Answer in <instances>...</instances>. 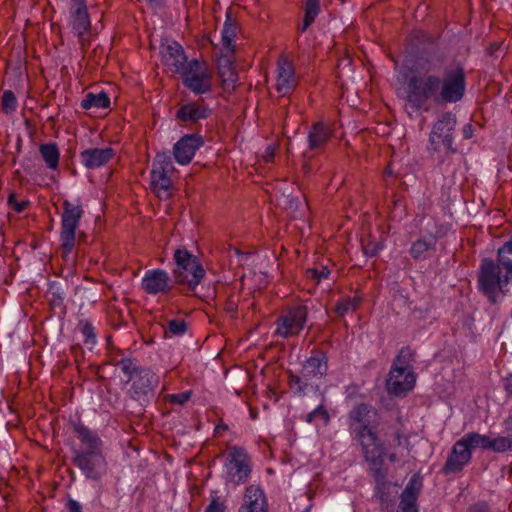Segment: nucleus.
Listing matches in <instances>:
<instances>
[{
	"label": "nucleus",
	"instance_id": "69168bd1",
	"mask_svg": "<svg viewBox=\"0 0 512 512\" xmlns=\"http://www.w3.org/2000/svg\"><path fill=\"white\" fill-rule=\"evenodd\" d=\"M511 317H512V310H511Z\"/></svg>",
	"mask_w": 512,
	"mask_h": 512
},
{
	"label": "nucleus",
	"instance_id": "393cba45",
	"mask_svg": "<svg viewBox=\"0 0 512 512\" xmlns=\"http://www.w3.org/2000/svg\"><path fill=\"white\" fill-rule=\"evenodd\" d=\"M331 138V131L322 122L315 123L308 134L309 148L312 150L322 148Z\"/></svg>",
	"mask_w": 512,
	"mask_h": 512
},
{
	"label": "nucleus",
	"instance_id": "9d476101",
	"mask_svg": "<svg viewBox=\"0 0 512 512\" xmlns=\"http://www.w3.org/2000/svg\"><path fill=\"white\" fill-rule=\"evenodd\" d=\"M157 383V376L151 370L146 368L139 370L133 377L129 390L131 398L144 406L154 397Z\"/></svg>",
	"mask_w": 512,
	"mask_h": 512
},
{
	"label": "nucleus",
	"instance_id": "bb28decb",
	"mask_svg": "<svg viewBox=\"0 0 512 512\" xmlns=\"http://www.w3.org/2000/svg\"><path fill=\"white\" fill-rule=\"evenodd\" d=\"M40 154L50 169H57L59 163L60 152L56 144H41L39 147Z\"/></svg>",
	"mask_w": 512,
	"mask_h": 512
},
{
	"label": "nucleus",
	"instance_id": "a19ab883",
	"mask_svg": "<svg viewBox=\"0 0 512 512\" xmlns=\"http://www.w3.org/2000/svg\"><path fill=\"white\" fill-rule=\"evenodd\" d=\"M1 107L2 111L6 114L12 113L16 110L17 99L11 90H6L3 92Z\"/></svg>",
	"mask_w": 512,
	"mask_h": 512
},
{
	"label": "nucleus",
	"instance_id": "39448f33",
	"mask_svg": "<svg viewBox=\"0 0 512 512\" xmlns=\"http://www.w3.org/2000/svg\"><path fill=\"white\" fill-rule=\"evenodd\" d=\"M83 210L80 204H74L69 200L63 201V213L61 216L62 256L67 258L75 245V232L82 217Z\"/></svg>",
	"mask_w": 512,
	"mask_h": 512
},
{
	"label": "nucleus",
	"instance_id": "680f3d73",
	"mask_svg": "<svg viewBox=\"0 0 512 512\" xmlns=\"http://www.w3.org/2000/svg\"><path fill=\"white\" fill-rule=\"evenodd\" d=\"M227 310L230 311V312H235L236 311V308L234 307V304L232 302H230L228 304Z\"/></svg>",
	"mask_w": 512,
	"mask_h": 512
},
{
	"label": "nucleus",
	"instance_id": "a18cd8bd",
	"mask_svg": "<svg viewBox=\"0 0 512 512\" xmlns=\"http://www.w3.org/2000/svg\"><path fill=\"white\" fill-rule=\"evenodd\" d=\"M82 333L86 337L85 342H95L96 335L94 333V327L89 322L82 323Z\"/></svg>",
	"mask_w": 512,
	"mask_h": 512
},
{
	"label": "nucleus",
	"instance_id": "de8ad7c7",
	"mask_svg": "<svg viewBox=\"0 0 512 512\" xmlns=\"http://www.w3.org/2000/svg\"><path fill=\"white\" fill-rule=\"evenodd\" d=\"M168 397H169V401L171 403L182 405L185 402H187V400L190 397V393L185 392V393L172 394V395H169Z\"/></svg>",
	"mask_w": 512,
	"mask_h": 512
},
{
	"label": "nucleus",
	"instance_id": "f8f14e48",
	"mask_svg": "<svg viewBox=\"0 0 512 512\" xmlns=\"http://www.w3.org/2000/svg\"><path fill=\"white\" fill-rule=\"evenodd\" d=\"M416 376L413 371H404L391 367L386 380V389L390 395L401 397L411 391L415 385Z\"/></svg>",
	"mask_w": 512,
	"mask_h": 512
},
{
	"label": "nucleus",
	"instance_id": "37998d69",
	"mask_svg": "<svg viewBox=\"0 0 512 512\" xmlns=\"http://www.w3.org/2000/svg\"><path fill=\"white\" fill-rule=\"evenodd\" d=\"M306 273L308 278L320 281L321 279H326L330 271L326 267H322L320 270L317 268L308 269Z\"/></svg>",
	"mask_w": 512,
	"mask_h": 512
},
{
	"label": "nucleus",
	"instance_id": "7c9ffc66",
	"mask_svg": "<svg viewBox=\"0 0 512 512\" xmlns=\"http://www.w3.org/2000/svg\"><path fill=\"white\" fill-rule=\"evenodd\" d=\"M376 497L379 499L382 510H389L393 506L390 483H378L375 487Z\"/></svg>",
	"mask_w": 512,
	"mask_h": 512
},
{
	"label": "nucleus",
	"instance_id": "6e6552de",
	"mask_svg": "<svg viewBox=\"0 0 512 512\" xmlns=\"http://www.w3.org/2000/svg\"><path fill=\"white\" fill-rule=\"evenodd\" d=\"M182 84L195 94H205L212 89V78L206 66L198 60L188 62L180 73Z\"/></svg>",
	"mask_w": 512,
	"mask_h": 512
},
{
	"label": "nucleus",
	"instance_id": "412c9836",
	"mask_svg": "<svg viewBox=\"0 0 512 512\" xmlns=\"http://www.w3.org/2000/svg\"><path fill=\"white\" fill-rule=\"evenodd\" d=\"M162 56L168 66L175 68V72L181 73L187 66V58L181 45L176 42L167 45L162 50Z\"/></svg>",
	"mask_w": 512,
	"mask_h": 512
},
{
	"label": "nucleus",
	"instance_id": "20e7f679",
	"mask_svg": "<svg viewBox=\"0 0 512 512\" xmlns=\"http://www.w3.org/2000/svg\"><path fill=\"white\" fill-rule=\"evenodd\" d=\"M176 267L173 277L178 284H185L189 290H194L205 276V270L199 259L186 249H177L174 252Z\"/></svg>",
	"mask_w": 512,
	"mask_h": 512
},
{
	"label": "nucleus",
	"instance_id": "473e14b6",
	"mask_svg": "<svg viewBox=\"0 0 512 512\" xmlns=\"http://www.w3.org/2000/svg\"><path fill=\"white\" fill-rule=\"evenodd\" d=\"M414 353L409 347H403L393 361L392 367H397L404 371H412L411 362L413 361Z\"/></svg>",
	"mask_w": 512,
	"mask_h": 512
},
{
	"label": "nucleus",
	"instance_id": "e2e57ef3",
	"mask_svg": "<svg viewBox=\"0 0 512 512\" xmlns=\"http://www.w3.org/2000/svg\"><path fill=\"white\" fill-rule=\"evenodd\" d=\"M219 429H223V430H225V429H227V426H226L225 424H220V425H218V426L216 427V431H218Z\"/></svg>",
	"mask_w": 512,
	"mask_h": 512
},
{
	"label": "nucleus",
	"instance_id": "4468645a",
	"mask_svg": "<svg viewBox=\"0 0 512 512\" xmlns=\"http://www.w3.org/2000/svg\"><path fill=\"white\" fill-rule=\"evenodd\" d=\"M203 145L202 137L196 134H188L177 141L173 147V155L175 160L186 165L191 162L195 152Z\"/></svg>",
	"mask_w": 512,
	"mask_h": 512
},
{
	"label": "nucleus",
	"instance_id": "9b49d317",
	"mask_svg": "<svg viewBox=\"0 0 512 512\" xmlns=\"http://www.w3.org/2000/svg\"><path fill=\"white\" fill-rule=\"evenodd\" d=\"M73 463L88 478L97 479L104 468L105 459L102 451H74Z\"/></svg>",
	"mask_w": 512,
	"mask_h": 512
},
{
	"label": "nucleus",
	"instance_id": "b1692460",
	"mask_svg": "<svg viewBox=\"0 0 512 512\" xmlns=\"http://www.w3.org/2000/svg\"><path fill=\"white\" fill-rule=\"evenodd\" d=\"M171 174L172 173L169 172H163V170L160 171L152 169L150 177V186L152 188V191L159 198L169 197V190L172 184V181L170 179Z\"/></svg>",
	"mask_w": 512,
	"mask_h": 512
},
{
	"label": "nucleus",
	"instance_id": "8fccbe9b",
	"mask_svg": "<svg viewBox=\"0 0 512 512\" xmlns=\"http://www.w3.org/2000/svg\"><path fill=\"white\" fill-rule=\"evenodd\" d=\"M314 412L316 413V418H321L323 420L324 425H327L330 421V416L328 411L324 408L323 405H319L317 408L314 409Z\"/></svg>",
	"mask_w": 512,
	"mask_h": 512
},
{
	"label": "nucleus",
	"instance_id": "0e129e2a",
	"mask_svg": "<svg viewBox=\"0 0 512 512\" xmlns=\"http://www.w3.org/2000/svg\"><path fill=\"white\" fill-rule=\"evenodd\" d=\"M395 459H396V457H395V455H394V454L390 455V460H391V461H395Z\"/></svg>",
	"mask_w": 512,
	"mask_h": 512
},
{
	"label": "nucleus",
	"instance_id": "72a5a7b5",
	"mask_svg": "<svg viewBox=\"0 0 512 512\" xmlns=\"http://www.w3.org/2000/svg\"><path fill=\"white\" fill-rule=\"evenodd\" d=\"M236 31V24L232 21L230 14H227V18L222 29V43L226 49L232 48V41L236 36Z\"/></svg>",
	"mask_w": 512,
	"mask_h": 512
},
{
	"label": "nucleus",
	"instance_id": "2f4dec72",
	"mask_svg": "<svg viewBox=\"0 0 512 512\" xmlns=\"http://www.w3.org/2000/svg\"><path fill=\"white\" fill-rule=\"evenodd\" d=\"M320 12L319 0H307L305 5V15L303 19V25L300 29L304 32L315 20L316 16Z\"/></svg>",
	"mask_w": 512,
	"mask_h": 512
},
{
	"label": "nucleus",
	"instance_id": "1a4fd4ad",
	"mask_svg": "<svg viewBox=\"0 0 512 512\" xmlns=\"http://www.w3.org/2000/svg\"><path fill=\"white\" fill-rule=\"evenodd\" d=\"M308 309L305 305L290 307L276 321V335L287 339L296 336L303 330L307 321Z\"/></svg>",
	"mask_w": 512,
	"mask_h": 512
},
{
	"label": "nucleus",
	"instance_id": "c03bdc74",
	"mask_svg": "<svg viewBox=\"0 0 512 512\" xmlns=\"http://www.w3.org/2000/svg\"><path fill=\"white\" fill-rule=\"evenodd\" d=\"M219 74L223 78L224 83L225 82L234 83L237 78L236 73L234 72L230 63L225 67V70H220Z\"/></svg>",
	"mask_w": 512,
	"mask_h": 512
},
{
	"label": "nucleus",
	"instance_id": "a211bd4d",
	"mask_svg": "<svg viewBox=\"0 0 512 512\" xmlns=\"http://www.w3.org/2000/svg\"><path fill=\"white\" fill-rule=\"evenodd\" d=\"M73 433L79 439L81 445L75 451H102V440L95 431H92L82 423H73Z\"/></svg>",
	"mask_w": 512,
	"mask_h": 512
},
{
	"label": "nucleus",
	"instance_id": "c756f323",
	"mask_svg": "<svg viewBox=\"0 0 512 512\" xmlns=\"http://www.w3.org/2000/svg\"><path fill=\"white\" fill-rule=\"evenodd\" d=\"M497 262V265L505 269V273L512 278V241L506 242L499 248Z\"/></svg>",
	"mask_w": 512,
	"mask_h": 512
},
{
	"label": "nucleus",
	"instance_id": "f03ea898",
	"mask_svg": "<svg viewBox=\"0 0 512 512\" xmlns=\"http://www.w3.org/2000/svg\"><path fill=\"white\" fill-rule=\"evenodd\" d=\"M377 411L366 403L355 405L348 413V427L353 439L356 440L364 454L365 460L374 465V477L376 485L387 483L385 473L381 469L383 463L384 449L380 438L377 435L378 422L376 421Z\"/></svg>",
	"mask_w": 512,
	"mask_h": 512
},
{
	"label": "nucleus",
	"instance_id": "423d86ee",
	"mask_svg": "<svg viewBox=\"0 0 512 512\" xmlns=\"http://www.w3.org/2000/svg\"><path fill=\"white\" fill-rule=\"evenodd\" d=\"M501 267L493 260H482L479 272V287L492 303H496L497 291L509 283L511 277L505 273L501 275Z\"/></svg>",
	"mask_w": 512,
	"mask_h": 512
},
{
	"label": "nucleus",
	"instance_id": "e433bc0d",
	"mask_svg": "<svg viewBox=\"0 0 512 512\" xmlns=\"http://www.w3.org/2000/svg\"><path fill=\"white\" fill-rule=\"evenodd\" d=\"M489 450H492L497 453L512 451V438L505 436L491 438Z\"/></svg>",
	"mask_w": 512,
	"mask_h": 512
},
{
	"label": "nucleus",
	"instance_id": "a878e982",
	"mask_svg": "<svg viewBox=\"0 0 512 512\" xmlns=\"http://www.w3.org/2000/svg\"><path fill=\"white\" fill-rule=\"evenodd\" d=\"M110 106V98L105 92L87 93L81 101V107L89 110L91 108H108Z\"/></svg>",
	"mask_w": 512,
	"mask_h": 512
},
{
	"label": "nucleus",
	"instance_id": "7ed1b4c3",
	"mask_svg": "<svg viewBox=\"0 0 512 512\" xmlns=\"http://www.w3.org/2000/svg\"><path fill=\"white\" fill-rule=\"evenodd\" d=\"M490 437L478 432L465 434L461 439L455 442L444 466L443 473L451 474L460 472L472 458V449L482 448L489 450Z\"/></svg>",
	"mask_w": 512,
	"mask_h": 512
},
{
	"label": "nucleus",
	"instance_id": "3c124183",
	"mask_svg": "<svg viewBox=\"0 0 512 512\" xmlns=\"http://www.w3.org/2000/svg\"><path fill=\"white\" fill-rule=\"evenodd\" d=\"M502 51V43H498V42H493L491 43L487 49H486V52L489 56L491 57H499V52Z\"/></svg>",
	"mask_w": 512,
	"mask_h": 512
},
{
	"label": "nucleus",
	"instance_id": "6e6d98bb",
	"mask_svg": "<svg viewBox=\"0 0 512 512\" xmlns=\"http://www.w3.org/2000/svg\"><path fill=\"white\" fill-rule=\"evenodd\" d=\"M462 134L465 139H470L473 136V126L472 124H466L462 129Z\"/></svg>",
	"mask_w": 512,
	"mask_h": 512
},
{
	"label": "nucleus",
	"instance_id": "ddd939ff",
	"mask_svg": "<svg viewBox=\"0 0 512 512\" xmlns=\"http://www.w3.org/2000/svg\"><path fill=\"white\" fill-rule=\"evenodd\" d=\"M69 14L71 26L81 42L84 41V33L91 27V21L87 8V0H69Z\"/></svg>",
	"mask_w": 512,
	"mask_h": 512
},
{
	"label": "nucleus",
	"instance_id": "09e8293b",
	"mask_svg": "<svg viewBox=\"0 0 512 512\" xmlns=\"http://www.w3.org/2000/svg\"><path fill=\"white\" fill-rule=\"evenodd\" d=\"M225 505L218 501L217 498H213L210 504L207 506L205 512H224Z\"/></svg>",
	"mask_w": 512,
	"mask_h": 512
},
{
	"label": "nucleus",
	"instance_id": "f3484780",
	"mask_svg": "<svg viewBox=\"0 0 512 512\" xmlns=\"http://www.w3.org/2000/svg\"><path fill=\"white\" fill-rule=\"evenodd\" d=\"M210 115L211 109L205 105L204 100H198L180 106L176 112V119L180 122L196 123Z\"/></svg>",
	"mask_w": 512,
	"mask_h": 512
},
{
	"label": "nucleus",
	"instance_id": "c85d7f7f",
	"mask_svg": "<svg viewBox=\"0 0 512 512\" xmlns=\"http://www.w3.org/2000/svg\"><path fill=\"white\" fill-rule=\"evenodd\" d=\"M422 488V478L419 474H414L406 487L404 488L400 498L405 501H415L417 502L420 490Z\"/></svg>",
	"mask_w": 512,
	"mask_h": 512
},
{
	"label": "nucleus",
	"instance_id": "5fc2aeb1",
	"mask_svg": "<svg viewBox=\"0 0 512 512\" xmlns=\"http://www.w3.org/2000/svg\"><path fill=\"white\" fill-rule=\"evenodd\" d=\"M275 156V148L272 145H269L264 152L263 158L265 162H271Z\"/></svg>",
	"mask_w": 512,
	"mask_h": 512
},
{
	"label": "nucleus",
	"instance_id": "4d7b16f0",
	"mask_svg": "<svg viewBox=\"0 0 512 512\" xmlns=\"http://www.w3.org/2000/svg\"><path fill=\"white\" fill-rule=\"evenodd\" d=\"M28 204H29V203H28L27 201H23V202H20V203H19V202H16V203L13 205V209H14L16 212L20 213V212H23V211L27 208Z\"/></svg>",
	"mask_w": 512,
	"mask_h": 512
},
{
	"label": "nucleus",
	"instance_id": "aec40b11",
	"mask_svg": "<svg viewBox=\"0 0 512 512\" xmlns=\"http://www.w3.org/2000/svg\"><path fill=\"white\" fill-rule=\"evenodd\" d=\"M113 156L114 150L110 147L90 148L80 153L81 162L88 169H96L105 165Z\"/></svg>",
	"mask_w": 512,
	"mask_h": 512
},
{
	"label": "nucleus",
	"instance_id": "f257e3e1",
	"mask_svg": "<svg viewBox=\"0 0 512 512\" xmlns=\"http://www.w3.org/2000/svg\"><path fill=\"white\" fill-rule=\"evenodd\" d=\"M466 92V72L460 62L447 64L444 54L421 58L407 82V102L415 110L425 109L429 101L437 105L460 102Z\"/></svg>",
	"mask_w": 512,
	"mask_h": 512
},
{
	"label": "nucleus",
	"instance_id": "13d9d810",
	"mask_svg": "<svg viewBox=\"0 0 512 512\" xmlns=\"http://www.w3.org/2000/svg\"><path fill=\"white\" fill-rule=\"evenodd\" d=\"M316 418V413L314 412V410L310 413L307 414L306 416V421L308 423H311L314 419Z\"/></svg>",
	"mask_w": 512,
	"mask_h": 512
},
{
	"label": "nucleus",
	"instance_id": "0eeeda50",
	"mask_svg": "<svg viewBox=\"0 0 512 512\" xmlns=\"http://www.w3.org/2000/svg\"><path fill=\"white\" fill-rule=\"evenodd\" d=\"M456 126V115L452 112H445L434 124L429 136V142L434 151H439L441 145L447 153H455L453 144V131Z\"/></svg>",
	"mask_w": 512,
	"mask_h": 512
},
{
	"label": "nucleus",
	"instance_id": "49530a36",
	"mask_svg": "<svg viewBox=\"0 0 512 512\" xmlns=\"http://www.w3.org/2000/svg\"><path fill=\"white\" fill-rule=\"evenodd\" d=\"M400 512H418V507L415 501H405L400 499L399 505Z\"/></svg>",
	"mask_w": 512,
	"mask_h": 512
},
{
	"label": "nucleus",
	"instance_id": "c9c22d12",
	"mask_svg": "<svg viewBox=\"0 0 512 512\" xmlns=\"http://www.w3.org/2000/svg\"><path fill=\"white\" fill-rule=\"evenodd\" d=\"M309 379H305L303 375L300 373V375H295L293 373L289 374V387L290 389L299 395H304L306 392V389L308 388Z\"/></svg>",
	"mask_w": 512,
	"mask_h": 512
},
{
	"label": "nucleus",
	"instance_id": "dca6fc26",
	"mask_svg": "<svg viewBox=\"0 0 512 512\" xmlns=\"http://www.w3.org/2000/svg\"><path fill=\"white\" fill-rule=\"evenodd\" d=\"M328 359L326 354L320 350H314L311 356L305 361L301 374L305 379L322 378L327 374Z\"/></svg>",
	"mask_w": 512,
	"mask_h": 512
},
{
	"label": "nucleus",
	"instance_id": "5701e85b",
	"mask_svg": "<svg viewBox=\"0 0 512 512\" xmlns=\"http://www.w3.org/2000/svg\"><path fill=\"white\" fill-rule=\"evenodd\" d=\"M230 463L235 469V476L238 477V482L244 481L249 476L251 469L248 464V455L241 447H233L230 453Z\"/></svg>",
	"mask_w": 512,
	"mask_h": 512
},
{
	"label": "nucleus",
	"instance_id": "bf43d9fd",
	"mask_svg": "<svg viewBox=\"0 0 512 512\" xmlns=\"http://www.w3.org/2000/svg\"><path fill=\"white\" fill-rule=\"evenodd\" d=\"M16 195L14 193L8 196V203L13 206L16 203Z\"/></svg>",
	"mask_w": 512,
	"mask_h": 512
},
{
	"label": "nucleus",
	"instance_id": "4c0bfd02",
	"mask_svg": "<svg viewBox=\"0 0 512 512\" xmlns=\"http://www.w3.org/2000/svg\"><path fill=\"white\" fill-rule=\"evenodd\" d=\"M115 365L120 366L123 373L128 377V380L132 381L133 377L138 374L139 370L143 368H139L136 365L135 360L131 358H123L119 361L115 362Z\"/></svg>",
	"mask_w": 512,
	"mask_h": 512
},
{
	"label": "nucleus",
	"instance_id": "603ef678",
	"mask_svg": "<svg viewBox=\"0 0 512 512\" xmlns=\"http://www.w3.org/2000/svg\"><path fill=\"white\" fill-rule=\"evenodd\" d=\"M466 512H490L489 506L485 502H478L471 505Z\"/></svg>",
	"mask_w": 512,
	"mask_h": 512
},
{
	"label": "nucleus",
	"instance_id": "6ab92c4d",
	"mask_svg": "<svg viewBox=\"0 0 512 512\" xmlns=\"http://www.w3.org/2000/svg\"><path fill=\"white\" fill-rule=\"evenodd\" d=\"M278 79L276 89L281 96L287 95L295 86L294 67L285 57H280L277 63Z\"/></svg>",
	"mask_w": 512,
	"mask_h": 512
},
{
	"label": "nucleus",
	"instance_id": "58836bf2",
	"mask_svg": "<svg viewBox=\"0 0 512 512\" xmlns=\"http://www.w3.org/2000/svg\"><path fill=\"white\" fill-rule=\"evenodd\" d=\"M152 169L160 170V171L163 170V172L165 171V172L173 173L174 167H173L171 157L169 156V154H167L165 152L157 153L155 160L153 162Z\"/></svg>",
	"mask_w": 512,
	"mask_h": 512
},
{
	"label": "nucleus",
	"instance_id": "864d4df0",
	"mask_svg": "<svg viewBox=\"0 0 512 512\" xmlns=\"http://www.w3.org/2000/svg\"><path fill=\"white\" fill-rule=\"evenodd\" d=\"M69 512H83L80 503L74 499H69L67 502Z\"/></svg>",
	"mask_w": 512,
	"mask_h": 512
},
{
	"label": "nucleus",
	"instance_id": "f704fd0d",
	"mask_svg": "<svg viewBox=\"0 0 512 512\" xmlns=\"http://www.w3.org/2000/svg\"><path fill=\"white\" fill-rule=\"evenodd\" d=\"M360 304V298L359 297H353V298H344L341 301H339L334 309L335 314L337 317L341 318L349 311H354L358 308Z\"/></svg>",
	"mask_w": 512,
	"mask_h": 512
},
{
	"label": "nucleus",
	"instance_id": "ea45409f",
	"mask_svg": "<svg viewBox=\"0 0 512 512\" xmlns=\"http://www.w3.org/2000/svg\"><path fill=\"white\" fill-rule=\"evenodd\" d=\"M382 248V243L375 240L370 235L362 240V249L366 256L374 257Z\"/></svg>",
	"mask_w": 512,
	"mask_h": 512
},
{
	"label": "nucleus",
	"instance_id": "79ce46f5",
	"mask_svg": "<svg viewBox=\"0 0 512 512\" xmlns=\"http://www.w3.org/2000/svg\"><path fill=\"white\" fill-rule=\"evenodd\" d=\"M165 328V334L171 335H182L187 330V325L184 320L173 319L167 322Z\"/></svg>",
	"mask_w": 512,
	"mask_h": 512
},
{
	"label": "nucleus",
	"instance_id": "4be33fe9",
	"mask_svg": "<svg viewBox=\"0 0 512 512\" xmlns=\"http://www.w3.org/2000/svg\"><path fill=\"white\" fill-rule=\"evenodd\" d=\"M244 507L248 512H267L265 495L258 486L251 485L244 494Z\"/></svg>",
	"mask_w": 512,
	"mask_h": 512
},
{
	"label": "nucleus",
	"instance_id": "052dcab7",
	"mask_svg": "<svg viewBox=\"0 0 512 512\" xmlns=\"http://www.w3.org/2000/svg\"><path fill=\"white\" fill-rule=\"evenodd\" d=\"M506 389L512 394V376L507 379Z\"/></svg>",
	"mask_w": 512,
	"mask_h": 512
},
{
	"label": "nucleus",
	"instance_id": "2eb2a0df",
	"mask_svg": "<svg viewBox=\"0 0 512 512\" xmlns=\"http://www.w3.org/2000/svg\"><path fill=\"white\" fill-rule=\"evenodd\" d=\"M142 288L148 294L168 292L171 289L170 278L164 270H149L142 280Z\"/></svg>",
	"mask_w": 512,
	"mask_h": 512
},
{
	"label": "nucleus",
	"instance_id": "cd10ccee",
	"mask_svg": "<svg viewBox=\"0 0 512 512\" xmlns=\"http://www.w3.org/2000/svg\"><path fill=\"white\" fill-rule=\"evenodd\" d=\"M435 244L436 239L434 237L429 240L419 239L412 244L410 254L415 260L425 259L426 253L435 249Z\"/></svg>",
	"mask_w": 512,
	"mask_h": 512
}]
</instances>
